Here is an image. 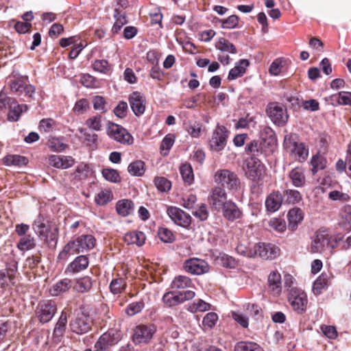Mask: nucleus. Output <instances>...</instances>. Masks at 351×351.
I'll use <instances>...</instances> for the list:
<instances>
[{
  "label": "nucleus",
  "instance_id": "1",
  "mask_svg": "<svg viewBox=\"0 0 351 351\" xmlns=\"http://www.w3.org/2000/svg\"><path fill=\"white\" fill-rule=\"evenodd\" d=\"M96 240L91 234H82L69 241L58 254V259L66 261L71 255L80 254L93 249Z\"/></svg>",
  "mask_w": 351,
  "mask_h": 351
},
{
  "label": "nucleus",
  "instance_id": "2",
  "mask_svg": "<svg viewBox=\"0 0 351 351\" xmlns=\"http://www.w3.org/2000/svg\"><path fill=\"white\" fill-rule=\"evenodd\" d=\"M284 147L290 156L295 160L303 162L308 156V148L303 143L297 141V136L289 134L285 136Z\"/></svg>",
  "mask_w": 351,
  "mask_h": 351
},
{
  "label": "nucleus",
  "instance_id": "3",
  "mask_svg": "<svg viewBox=\"0 0 351 351\" xmlns=\"http://www.w3.org/2000/svg\"><path fill=\"white\" fill-rule=\"evenodd\" d=\"M34 232L50 247H55L58 241V230L56 228L44 223L40 219L34 221L33 224Z\"/></svg>",
  "mask_w": 351,
  "mask_h": 351
},
{
  "label": "nucleus",
  "instance_id": "4",
  "mask_svg": "<svg viewBox=\"0 0 351 351\" xmlns=\"http://www.w3.org/2000/svg\"><path fill=\"white\" fill-rule=\"evenodd\" d=\"M108 137L123 145H132L134 142L132 136L123 126L109 122L106 127Z\"/></svg>",
  "mask_w": 351,
  "mask_h": 351
},
{
  "label": "nucleus",
  "instance_id": "5",
  "mask_svg": "<svg viewBox=\"0 0 351 351\" xmlns=\"http://www.w3.org/2000/svg\"><path fill=\"white\" fill-rule=\"evenodd\" d=\"M245 171L247 177L259 184L265 173L264 165L256 158L251 157L245 161Z\"/></svg>",
  "mask_w": 351,
  "mask_h": 351
},
{
  "label": "nucleus",
  "instance_id": "6",
  "mask_svg": "<svg viewBox=\"0 0 351 351\" xmlns=\"http://www.w3.org/2000/svg\"><path fill=\"white\" fill-rule=\"evenodd\" d=\"M156 332V326L154 324H139L134 329L132 336L135 344L148 343Z\"/></svg>",
  "mask_w": 351,
  "mask_h": 351
},
{
  "label": "nucleus",
  "instance_id": "7",
  "mask_svg": "<svg viewBox=\"0 0 351 351\" xmlns=\"http://www.w3.org/2000/svg\"><path fill=\"white\" fill-rule=\"evenodd\" d=\"M266 113L270 120L278 126L285 125L289 119L287 109L278 103H270L266 108Z\"/></svg>",
  "mask_w": 351,
  "mask_h": 351
},
{
  "label": "nucleus",
  "instance_id": "8",
  "mask_svg": "<svg viewBox=\"0 0 351 351\" xmlns=\"http://www.w3.org/2000/svg\"><path fill=\"white\" fill-rule=\"evenodd\" d=\"M93 325L92 319L86 314L79 312L70 321L72 332L77 335H83L90 330Z\"/></svg>",
  "mask_w": 351,
  "mask_h": 351
},
{
  "label": "nucleus",
  "instance_id": "9",
  "mask_svg": "<svg viewBox=\"0 0 351 351\" xmlns=\"http://www.w3.org/2000/svg\"><path fill=\"white\" fill-rule=\"evenodd\" d=\"M288 300L293 309L298 313L305 311L308 302L307 296L301 289H291L288 295Z\"/></svg>",
  "mask_w": 351,
  "mask_h": 351
},
{
  "label": "nucleus",
  "instance_id": "10",
  "mask_svg": "<svg viewBox=\"0 0 351 351\" xmlns=\"http://www.w3.org/2000/svg\"><path fill=\"white\" fill-rule=\"evenodd\" d=\"M228 136L227 129L223 125H217L209 140L210 149L215 152H220L223 149L226 145Z\"/></svg>",
  "mask_w": 351,
  "mask_h": 351
},
{
  "label": "nucleus",
  "instance_id": "11",
  "mask_svg": "<svg viewBox=\"0 0 351 351\" xmlns=\"http://www.w3.org/2000/svg\"><path fill=\"white\" fill-rule=\"evenodd\" d=\"M215 182L228 189H233L239 184L237 175L228 169H221L216 171L214 176Z\"/></svg>",
  "mask_w": 351,
  "mask_h": 351
},
{
  "label": "nucleus",
  "instance_id": "12",
  "mask_svg": "<svg viewBox=\"0 0 351 351\" xmlns=\"http://www.w3.org/2000/svg\"><path fill=\"white\" fill-rule=\"evenodd\" d=\"M195 296V291L186 290L184 291L175 293L169 291L164 294L162 297L163 302L169 306H173L183 303L185 301L190 300Z\"/></svg>",
  "mask_w": 351,
  "mask_h": 351
},
{
  "label": "nucleus",
  "instance_id": "13",
  "mask_svg": "<svg viewBox=\"0 0 351 351\" xmlns=\"http://www.w3.org/2000/svg\"><path fill=\"white\" fill-rule=\"evenodd\" d=\"M121 338V332L119 330L112 328L108 332L104 333L95 343V346L101 349L103 351L113 345L117 344Z\"/></svg>",
  "mask_w": 351,
  "mask_h": 351
},
{
  "label": "nucleus",
  "instance_id": "14",
  "mask_svg": "<svg viewBox=\"0 0 351 351\" xmlns=\"http://www.w3.org/2000/svg\"><path fill=\"white\" fill-rule=\"evenodd\" d=\"M167 213L174 223L183 228H188L191 223V217L182 209L176 206L167 208Z\"/></svg>",
  "mask_w": 351,
  "mask_h": 351
},
{
  "label": "nucleus",
  "instance_id": "15",
  "mask_svg": "<svg viewBox=\"0 0 351 351\" xmlns=\"http://www.w3.org/2000/svg\"><path fill=\"white\" fill-rule=\"evenodd\" d=\"M184 270L193 275H201L208 271V263L202 259L193 258L184 263Z\"/></svg>",
  "mask_w": 351,
  "mask_h": 351
},
{
  "label": "nucleus",
  "instance_id": "16",
  "mask_svg": "<svg viewBox=\"0 0 351 351\" xmlns=\"http://www.w3.org/2000/svg\"><path fill=\"white\" fill-rule=\"evenodd\" d=\"M57 310L55 303L51 300L41 302L37 310V315L40 322L47 323L54 316Z\"/></svg>",
  "mask_w": 351,
  "mask_h": 351
},
{
  "label": "nucleus",
  "instance_id": "17",
  "mask_svg": "<svg viewBox=\"0 0 351 351\" xmlns=\"http://www.w3.org/2000/svg\"><path fill=\"white\" fill-rule=\"evenodd\" d=\"M256 255L258 254L263 258L273 259L280 254L278 247L271 243H256Z\"/></svg>",
  "mask_w": 351,
  "mask_h": 351
},
{
  "label": "nucleus",
  "instance_id": "18",
  "mask_svg": "<svg viewBox=\"0 0 351 351\" xmlns=\"http://www.w3.org/2000/svg\"><path fill=\"white\" fill-rule=\"evenodd\" d=\"M129 103L132 110L137 117L144 114L145 110V99L143 95L139 92H133L129 96Z\"/></svg>",
  "mask_w": 351,
  "mask_h": 351
},
{
  "label": "nucleus",
  "instance_id": "19",
  "mask_svg": "<svg viewBox=\"0 0 351 351\" xmlns=\"http://www.w3.org/2000/svg\"><path fill=\"white\" fill-rule=\"evenodd\" d=\"M89 265L88 258L85 255L77 256L66 268V273L77 274L85 270Z\"/></svg>",
  "mask_w": 351,
  "mask_h": 351
},
{
  "label": "nucleus",
  "instance_id": "20",
  "mask_svg": "<svg viewBox=\"0 0 351 351\" xmlns=\"http://www.w3.org/2000/svg\"><path fill=\"white\" fill-rule=\"evenodd\" d=\"M223 216L228 221H234L240 219L242 212L237 204L231 200H228L222 207Z\"/></svg>",
  "mask_w": 351,
  "mask_h": 351
},
{
  "label": "nucleus",
  "instance_id": "21",
  "mask_svg": "<svg viewBox=\"0 0 351 351\" xmlns=\"http://www.w3.org/2000/svg\"><path fill=\"white\" fill-rule=\"evenodd\" d=\"M10 88L12 91L28 97H32L35 92V88L33 86L27 84L22 80L12 82Z\"/></svg>",
  "mask_w": 351,
  "mask_h": 351
},
{
  "label": "nucleus",
  "instance_id": "22",
  "mask_svg": "<svg viewBox=\"0 0 351 351\" xmlns=\"http://www.w3.org/2000/svg\"><path fill=\"white\" fill-rule=\"evenodd\" d=\"M228 202L224 189L215 187L210 196V203L215 208L219 209Z\"/></svg>",
  "mask_w": 351,
  "mask_h": 351
},
{
  "label": "nucleus",
  "instance_id": "23",
  "mask_svg": "<svg viewBox=\"0 0 351 351\" xmlns=\"http://www.w3.org/2000/svg\"><path fill=\"white\" fill-rule=\"evenodd\" d=\"M283 197L280 191H274L270 193L265 200L267 210L274 213L279 210L282 203Z\"/></svg>",
  "mask_w": 351,
  "mask_h": 351
},
{
  "label": "nucleus",
  "instance_id": "24",
  "mask_svg": "<svg viewBox=\"0 0 351 351\" xmlns=\"http://www.w3.org/2000/svg\"><path fill=\"white\" fill-rule=\"evenodd\" d=\"M49 163L58 169H67L73 165L74 160L71 156L51 155L49 157Z\"/></svg>",
  "mask_w": 351,
  "mask_h": 351
},
{
  "label": "nucleus",
  "instance_id": "25",
  "mask_svg": "<svg viewBox=\"0 0 351 351\" xmlns=\"http://www.w3.org/2000/svg\"><path fill=\"white\" fill-rule=\"evenodd\" d=\"M269 291L274 295H279L282 291L281 275L278 271H272L268 276Z\"/></svg>",
  "mask_w": 351,
  "mask_h": 351
},
{
  "label": "nucleus",
  "instance_id": "26",
  "mask_svg": "<svg viewBox=\"0 0 351 351\" xmlns=\"http://www.w3.org/2000/svg\"><path fill=\"white\" fill-rule=\"evenodd\" d=\"M328 243L329 241L326 234L317 232L313 239L311 245V252L312 253H321Z\"/></svg>",
  "mask_w": 351,
  "mask_h": 351
},
{
  "label": "nucleus",
  "instance_id": "27",
  "mask_svg": "<svg viewBox=\"0 0 351 351\" xmlns=\"http://www.w3.org/2000/svg\"><path fill=\"white\" fill-rule=\"evenodd\" d=\"M303 212L299 208H293L291 209L287 214L289 221V228L291 230H295L298 223L303 219Z\"/></svg>",
  "mask_w": 351,
  "mask_h": 351
},
{
  "label": "nucleus",
  "instance_id": "28",
  "mask_svg": "<svg viewBox=\"0 0 351 351\" xmlns=\"http://www.w3.org/2000/svg\"><path fill=\"white\" fill-rule=\"evenodd\" d=\"M249 65V62L246 59L240 60L235 64L234 68L230 69L228 79L229 80H235L239 77H241L245 72L247 67Z\"/></svg>",
  "mask_w": 351,
  "mask_h": 351
},
{
  "label": "nucleus",
  "instance_id": "29",
  "mask_svg": "<svg viewBox=\"0 0 351 351\" xmlns=\"http://www.w3.org/2000/svg\"><path fill=\"white\" fill-rule=\"evenodd\" d=\"M293 185L295 187H302L305 184L306 179L304 171L302 167L293 169L289 174Z\"/></svg>",
  "mask_w": 351,
  "mask_h": 351
},
{
  "label": "nucleus",
  "instance_id": "30",
  "mask_svg": "<svg viewBox=\"0 0 351 351\" xmlns=\"http://www.w3.org/2000/svg\"><path fill=\"white\" fill-rule=\"evenodd\" d=\"M146 237L143 232L133 231L128 232L124 236V241L128 245L136 244L142 246L145 241Z\"/></svg>",
  "mask_w": 351,
  "mask_h": 351
},
{
  "label": "nucleus",
  "instance_id": "31",
  "mask_svg": "<svg viewBox=\"0 0 351 351\" xmlns=\"http://www.w3.org/2000/svg\"><path fill=\"white\" fill-rule=\"evenodd\" d=\"M330 278V274L322 273L316 279L313 286V291L315 295L320 294L322 291L327 287Z\"/></svg>",
  "mask_w": 351,
  "mask_h": 351
},
{
  "label": "nucleus",
  "instance_id": "32",
  "mask_svg": "<svg viewBox=\"0 0 351 351\" xmlns=\"http://www.w3.org/2000/svg\"><path fill=\"white\" fill-rule=\"evenodd\" d=\"M236 250L238 254L252 258L256 255V243H240L237 246Z\"/></svg>",
  "mask_w": 351,
  "mask_h": 351
},
{
  "label": "nucleus",
  "instance_id": "33",
  "mask_svg": "<svg viewBox=\"0 0 351 351\" xmlns=\"http://www.w3.org/2000/svg\"><path fill=\"white\" fill-rule=\"evenodd\" d=\"M27 110V106L26 105L16 104L14 101L13 104H11L10 106V110L8 114V120L12 121H18L21 113Z\"/></svg>",
  "mask_w": 351,
  "mask_h": 351
},
{
  "label": "nucleus",
  "instance_id": "34",
  "mask_svg": "<svg viewBox=\"0 0 351 351\" xmlns=\"http://www.w3.org/2000/svg\"><path fill=\"white\" fill-rule=\"evenodd\" d=\"M71 287V281L65 278L56 282L50 289L52 295H58L62 293L67 291Z\"/></svg>",
  "mask_w": 351,
  "mask_h": 351
},
{
  "label": "nucleus",
  "instance_id": "35",
  "mask_svg": "<svg viewBox=\"0 0 351 351\" xmlns=\"http://www.w3.org/2000/svg\"><path fill=\"white\" fill-rule=\"evenodd\" d=\"M117 211L123 216L125 217L129 215L134 210L133 203L128 199H122L117 203Z\"/></svg>",
  "mask_w": 351,
  "mask_h": 351
},
{
  "label": "nucleus",
  "instance_id": "36",
  "mask_svg": "<svg viewBox=\"0 0 351 351\" xmlns=\"http://www.w3.org/2000/svg\"><path fill=\"white\" fill-rule=\"evenodd\" d=\"M211 305L204 300L199 299L187 306V310L191 313L204 312L210 309Z\"/></svg>",
  "mask_w": 351,
  "mask_h": 351
},
{
  "label": "nucleus",
  "instance_id": "37",
  "mask_svg": "<svg viewBox=\"0 0 351 351\" xmlns=\"http://www.w3.org/2000/svg\"><path fill=\"white\" fill-rule=\"evenodd\" d=\"M191 280L185 276H178L174 278L171 282V288L176 289H184L191 287Z\"/></svg>",
  "mask_w": 351,
  "mask_h": 351
},
{
  "label": "nucleus",
  "instance_id": "38",
  "mask_svg": "<svg viewBox=\"0 0 351 351\" xmlns=\"http://www.w3.org/2000/svg\"><path fill=\"white\" fill-rule=\"evenodd\" d=\"M3 163L7 166H23L27 163V159L25 156L19 155H8L3 158Z\"/></svg>",
  "mask_w": 351,
  "mask_h": 351
},
{
  "label": "nucleus",
  "instance_id": "39",
  "mask_svg": "<svg viewBox=\"0 0 351 351\" xmlns=\"http://www.w3.org/2000/svg\"><path fill=\"white\" fill-rule=\"evenodd\" d=\"M67 323L66 314L64 312H62L60 317L58 319V322L53 330V335L59 338L63 335L65 332L66 326Z\"/></svg>",
  "mask_w": 351,
  "mask_h": 351
},
{
  "label": "nucleus",
  "instance_id": "40",
  "mask_svg": "<svg viewBox=\"0 0 351 351\" xmlns=\"http://www.w3.org/2000/svg\"><path fill=\"white\" fill-rule=\"evenodd\" d=\"M36 246V241L31 235L21 237L17 243V247L21 251H27Z\"/></svg>",
  "mask_w": 351,
  "mask_h": 351
},
{
  "label": "nucleus",
  "instance_id": "41",
  "mask_svg": "<svg viewBox=\"0 0 351 351\" xmlns=\"http://www.w3.org/2000/svg\"><path fill=\"white\" fill-rule=\"evenodd\" d=\"M234 351H263V350L256 343L241 341L236 344Z\"/></svg>",
  "mask_w": 351,
  "mask_h": 351
},
{
  "label": "nucleus",
  "instance_id": "42",
  "mask_svg": "<svg viewBox=\"0 0 351 351\" xmlns=\"http://www.w3.org/2000/svg\"><path fill=\"white\" fill-rule=\"evenodd\" d=\"M92 287V280L88 276H84L78 279L75 285L74 289L81 293L88 291Z\"/></svg>",
  "mask_w": 351,
  "mask_h": 351
},
{
  "label": "nucleus",
  "instance_id": "43",
  "mask_svg": "<svg viewBox=\"0 0 351 351\" xmlns=\"http://www.w3.org/2000/svg\"><path fill=\"white\" fill-rule=\"evenodd\" d=\"M145 164L141 160L130 163L128 167V172L134 176H141L145 172Z\"/></svg>",
  "mask_w": 351,
  "mask_h": 351
},
{
  "label": "nucleus",
  "instance_id": "44",
  "mask_svg": "<svg viewBox=\"0 0 351 351\" xmlns=\"http://www.w3.org/2000/svg\"><path fill=\"white\" fill-rule=\"evenodd\" d=\"M180 171L183 180L189 184H191L194 178L191 166L189 164H184L180 167Z\"/></svg>",
  "mask_w": 351,
  "mask_h": 351
},
{
  "label": "nucleus",
  "instance_id": "45",
  "mask_svg": "<svg viewBox=\"0 0 351 351\" xmlns=\"http://www.w3.org/2000/svg\"><path fill=\"white\" fill-rule=\"evenodd\" d=\"M125 287L126 282L123 278H115L112 280L110 289L113 294H119L125 289Z\"/></svg>",
  "mask_w": 351,
  "mask_h": 351
},
{
  "label": "nucleus",
  "instance_id": "46",
  "mask_svg": "<svg viewBox=\"0 0 351 351\" xmlns=\"http://www.w3.org/2000/svg\"><path fill=\"white\" fill-rule=\"evenodd\" d=\"M311 163L313 166V173L315 174L319 169H323L326 167V159L319 154H316L313 156Z\"/></svg>",
  "mask_w": 351,
  "mask_h": 351
},
{
  "label": "nucleus",
  "instance_id": "47",
  "mask_svg": "<svg viewBox=\"0 0 351 351\" xmlns=\"http://www.w3.org/2000/svg\"><path fill=\"white\" fill-rule=\"evenodd\" d=\"M79 132L81 134H83L84 140L87 142V145L93 148L97 147L98 136L95 133H89L86 132V130L84 128H79Z\"/></svg>",
  "mask_w": 351,
  "mask_h": 351
},
{
  "label": "nucleus",
  "instance_id": "48",
  "mask_svg": "<svg viewBox=\"0 0 351 351\" xmlns=\"http://www.w3.org/2000/svg\"><path fill=\"white\" fill-rule=\"evenodd\" d=\"M269 228L278 232H283L286 230L287 226L284 220L279 218H272L268 221Z\"/></svg>",
  "mask_w": 351,
  "mask_h": 351
},
{
  "label": "nucleus",
  "instance_id": "49",
  "mask_svg": "<svg viewBox=\"0 0 351 351\" xmlns=\"http://www.w3.org/2000/svg\"><path fill=\"white\" fill-rule=\"evenodd\" d=\"M285 195L287 197V202L289 204H296L300 202L302 199L301 193L294 189H287L285 191Z\"/></svg>",
  "mask_w": 351,
  "mask_h": 351
},
{
  "label": "nucleus",
  "instance_id": "50",
  "mask_svg": "<svg viewBox=\"0 0 351 351\" xmlns=\"http://www.w3.org/2000/svg\"><path fill=\"white\" fill-rule=\"evenodd\" d=\"M112 198V193L109 191H102L98 193L95 198V201L98 205H105Z\"/></svg>",
  "mask_w": 351,
  "mask_h": 351
},
{
  "label": "nucleus",
  "instance_id": "51",
  "mask_svg": "<svg viewBox=\"0 0 351 351\" xmlns=\"http://www.w3.org/2000/svg\"><path fill=\"white\" fill-rule=\"evenodd\" d=\"M158 234L160 239L164 243H172L175 240L173 232L167 228H159Z\"/></svg>",
  "mask_w": 351,
  "mask_h": 351
},
{
  "label": "nucleus",
  "instance_id": "52",
  "mask_svg": "<svg viewBox=\"0 0 351 351\" xmlns=\"http://www.w3.org/2000/svg\"><path fill=\"white\" fill-rule=\"evenodd\" d=\"M154 184L158 191L166 192L170 190L171 184L169 180L163 177H158L154 179Z\"/></svg>",
  "mask_w": 351,
  "mask_h": 351
},
{
  "label": "nucleus",
  "instance_id": "53",
  "mask_svg": "<svg viewBox=\"0 0 351 351\" xmlns=\"http://www.w3.org/2000/svg\"><path fill=\"white\" fill-rule=\"evenodd\" d=\"M104 178L111 182L117 183L120 181V176L117 170L113 169H104L102 170Z\"/></svg>",
  "mask_w": 351,
  "mask_h": 351
},
{
  "label": "nucleus",
  "instance_id": "54",
  "mask_svg": "<svg viewBox=\"0 0 351 351\" xmlns=\"http://www.w3.org/2000/svg\"><path fill=\"white\" fill-rule=\"evenodd\" d=\"M144 308V302L142 301L134 302L130 304L125 309L129 316H133L140 313Z\"/></svg>",
  "mask_w": 351,
  "mask_h": 351
},
{
  "label": "nucleus",
  "instance_id": "55",
  "mask_svg": "<svg viewBox=\"0 0 351 351\" xmlns=\"http://www.w3.org/2000/svg\"><path fill=\"white\" fill-rule=\"evenodd\" d=\"M192 214L200 221H205L209 215L207 206L204 204H202L199 207L195 208Z\"/></svg>",
  "mask_w": 351,
  "mask_h": 351
},
{
  "label": "nucleus",
  "instance_id": "56",
  "mask_svg": "<svg viewBox=\"0 0 351 351\" xmlns=\"http://www.w3.org/2000/svg\"><path fill=\"white\" fill-rule=\"evenodd\" d=\"M114 18L116 19V21L112 27V32L114 33H117L127 23L125 17L123 14H121L117 10H115Z\"/></svg>",
  "mask_w": 351,
  "mask_h": 351
},
{
  "label": "nucleus",
  "instance_id": "57",
  "mask_svg": "<svg viewBox=\"0 0 351 351\" xmlns=\"http://www.w3.org/2000/svg\"><path fill=\"white\" fill-rule=\"evenodd\" d=\"M87 126L95 131H99L101 129V118L100 116H94L88 119L86 121Z\"/></svg>",
  "mask_w": 351,
  "mask_h": 351
},
{
  "label": "nucleus",
  "instance_id": "58",
  "mask_svg": "<svg viewBox=\"0 0 351 351\" xmlns=\"http://www.w3.org/2000/svg\"><path fill=\"white\" fill-rule=\"evenodd\" d=\"M49 147L54 152H62L66 147V145L64 144L60 138H52L49 141Z\"/></svg>",
  "mask_w": 351,
  "mask_h": 351
},
{
  "label": "nucleus",
  "instance_id": "59",
  "mask_svg": "<svg viewBox=\"0 0 351 351\" xmlns=\"http://www.w3.org/2000/svg\"><path fill=\"white\" fill-rule=\"evenodd\" d=\"M217 320L218 315L215 313H208L204 317L202 324L204 327L211 328L215 325Z\"/></svg>",
  "mask_w": 351,
  "mask_h": 351
},
{
  "label": "nucleus",
  "instance_id": "60",
  "mask_svg": "<svg viewBox=\"0 0 351 351\" xmlns=\"http://www.w3.org/2000/svg\"><path fill=\"white\" fill-rule=\"evenodd\" d=\"M218 49L221 51H227L231 53H237L234 45L225 38L220 39Z\"/></svg>",
  "mask_w": 351,
  "mask_h": 351
},
{
  "label": "nucleus",
  "instance_id": "61",
  "mask_svg": "<svg viewBox=\"0 0 351 351\" xmlns=\"http://www.w3.org/2000/svg\"><path fill=\"white\" fill-rule=\"evenodd\" d=\"M93 66L95 71L103 73H106L110 70L108 62L105 60H95Z\"/></svg>",
  "mask_w": 351,
  "mask_h": 351
},
{
  "label": "nucleus",
  "instance_id": "62",
  "mask_svg": "<svg viewBox=\"0 0 351 351\" xmlns=\"http://www.w3.org/2000/svg\"><path fill=\"white\" fill-rule=\"evenodd\" d=\"M186 130L193 138H198L200 136L201 125L199 123H190L186 126Z\"/></svg>",
  "mask_w": 351,
  "mask_h": 351
},
{
  "label": "nucleus",
  "instance_id": "63",
  "mask_svg": "<svg viewBox=\"0 0 351 351\" xmlns=\"http://www.w3.org/2000/svg\"><path fill=\"white\" fill-rule=\"evenodd\" d=\"M128 104L125 101H120L114 109V114L119 117L123 118L127 114Z\"/></svg>",
  "mask_w": 351,
  "mask_h": 351
},
{
  "label": "nucleus",
  "instance_id": "64",
  "mask_svg": "<svg viewBox=\"0 0 351 351\" xmlns=\"http://www.w3.org/2000/svg\"><path fill=\"white\" fill-rule=\"evenodd\" d=\"M93 108L96 110L101 112L106 111V102L101 96H95L93 99Z\"/></svg>",
  "mask_w": 351,
  "mask_h": 351
}]
</instances>
